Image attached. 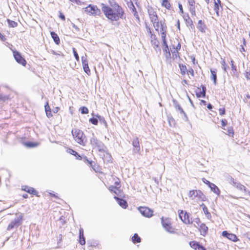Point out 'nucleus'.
<instances>
[{"instance_id": "4c0bfd02", "label": "nucleus", "mask_w": 250, "mask_h": 250, "mask_svg": "<svg viewBox=\"0 0 250 250\" xmlns=\"http://www.w3.org/2000/svg\"><path fill=\"white\" fill-rule=\"evenodd\" d=\"M23 145L27 147H34L37 146L38 145V143L36 142H28L24 143Z\"/></svg>"}, {"instance_id": "e433bc0d", "label": "nucleus", "mask_w": 250, "mask_h": 250, "mask_svg": "<svg viewBox=\"0 0 250 250\" xmlns=\"http://www.w3.org/2000/svg\"><path fill=\"white\" fill-rule=\"evenodd\" d=\"M132 241L133 243H138L141 242V238L139 236L138 234L135 233L131 238Z\"/></svg>"}, {"instance_id": "8fccbe9b", "label": "nucleus", "mask_w": 250, "mask_h": 250, "mask_svg": "<svg viewBox=\"0 0 250 250\" xmlns=\"http://www.w3.org/2000/svg\"><path fill=\"white\" fill-rule=\"evenodd\" d=\"M222 128L225 129V127L227 125L228 121L226 119H222L221 120Z\"/></svg>"}, {"instance_id": "4be33fe9", "label": "nucleus", "mask_w": 250, "mask_h": 250, "mask_svg": "<svg viewBox=\"0 0 250 250\" xmlns=\"http://www.w3.org/2000/svg\"><path fill=\"white\" fill-rule=\"evenodd\" d=\"M132 145L133 146V151L136 153H138L140 150V146L139 138L135 137L132 142Z\"/></svg>"}, {"instance_id": "4d7b16f0", "label": "nucleus", "mask_w": 250, "mask_h": 250, "mask_svg": "<svg viewBox=\"0 0 250 250\" xmlns=\"http://www.w3.org/2000/svg\"><path fill=\"white\" fill-rule=\"evenodd\" d=\"M60 110V108L58 106L55 107L53 108L52 111L54 113H57Z\"/></svg>"}, {"instance_id": "b1692460", "label": "nucleus", "mask_w": 250, "mask_h": 250, "mask_svg": "<svg viewBox=\"0 0 250 250\" xmlns=\"http://www.w3.org/2000/svg\"><path fill=\"white\" fill-rule=\"evenodd\" d=\"M79 242L81 245H84L85 244V239L83 234V228H80L79 229Z\"/></svg>"}, {"instance_id": "dca6fc26", "label": "nucleus", "mask_w": 250, "mask_h": 250, "mask_svg": "<svg viewBox=\"0 0 250 250\" xmlns=\"http://www.w3.org/2000/svg\"><path fill=\"white\" fill-rule=\"evenodd\" d=\"M196 2L194 0H188V7L190 12L191 17H196V13L195 11Z\"/></svg>"}, {"instance_id": "ddd939ff", "label": "nucleus", "mask_w": 250, "mask_h": 250, "mask_svg": "<svg viewBox=\"0 0 250 250\" xmlns=\"http://www.w3.org/2000/svg\"><path fill=\"white\" fill-rule=\"evenodd\" d=\"M147 13L151 22L159 19L156 8L152 6H149L147 8Z\"/></svg>"}, {"instance_id": "412c9836", "label": "nucleus", "mask_w": 250, "mask_h": 250, "mask_svg": "<svg viewBox=\"0 0 250 250\" xmlns=\"http://www.w3.org/2000/svg\"><path fill=\"white\" fill-rule=\"evenodd\" d=\"M189 245L191 248L194 250H207L205 247L202 246L199 242L195 241L190 242Z\"/></svg>"}, {"instance_id": "aec40b11", "label": "nucleus", "mask_w": 250, "mask_h": 250, "mask_svg": "<svg viewBox=\"0 0 250 250\" xmlns=\"http://www.w3.org/2000/svg\"><path fill=\"white\" fill-rule=\"evenodd\" d=\"M206 88L202 85L201 87H197L195 91L196 95L198 98H204L206 95Z\"/></svg>"}, {"instance_id": "1a4fd4ad", "label": "nucleus", "mask_w": 250, "mask_h": 250, "mask_svg": "<svg viewBox=\"0 0 250 250\" xmlns=\"http://www.w3.org/2000/svg\"><path fill=\"white\" fill-rule=\"evenodd\" d=\"M188 197L192 200H204L206 198L204 193L200 190H191L188 193Z\"/></svg>"}, {"instance_id": "13d9d810", "label": "nucleus", "mask_w": 250, "mask_h": 250, "mask_svg": "<svg viewBox=\"0 0 250 250\" xmlns=\"http://www.w3.org/2000/svg\"><path fill=\"white\" fill-rule=\"evenodd\" d=\"M202 181L203 182L206 184V185H207L208 187H209V186L211 185V183L208 181V180H207V179H206L205 178H203L202 179Z\"/></svg>"}, {"instance_id": "c9c22d12", "label": "nucleus", "mask_w": 250, "mask_h": 250, "mask_svg": "<svg viewBox=\"0 0 250 250\" xmlns=\"http://www.w3.org/2000/svg\"><path fill=\"white\" fill-rule=\"evenodd\" d=\"M179 66L180 70V73L182 76H185L188 71L186 66L183 64H179Z\"/></svg>"}, {"instance_id": "bf43d9fd", "label": "nucleus", "mask_w": 250, "mask_h": 250, "mask_svg": "<svg viewBox=\"0 0 250 250\" xmlns=\"http://www.w3.org/2000/svg\"><path fill=\"white\" fill-rule=\"evenodd\" d=\"M59 13H60V15H59L60 18L63 21H64L65 20V17L64 15L61 11Z\"/></svg>"}, {"instance_id": "338daca9", "label": "nucleus", "mask_w": 250, "mask_h": 250, "mask_svg": "<svg viewBox=\"0 0 250 250\" xmlns=\"http://www.w3.org/2000/svg\"><path fill=\"white\" fill-rule=\"evenodd\" d=\"M49 194H50V196L52 197H54L55 198H58L57 195H56V194L52 193H50Z\"/></svg>"}, {"instance_id": "f3484780", "label": "nucleus", "mask_w": 250, "mask_h": 250, "mask_svg": "<svg viewBox=\"0 0 250 250\" xmlns=\"http://www.w3.org/2000/svg\"><path fill=\"white\" fill-rule=\"evenodd\" d=\"M222 235L223 237L228 238L233 242H236L239 241L238 237L235 234L229 233L226 230L223 231Z\"/></svg>"}, {"instance_id": "ea45409f", "label": "nucleus", "mask_w": 250, "mask_h": 250, "mask_svg": "<svg viewBox=\"0 0 250 250\" xmlns=\"http://www.w3.org/2000/svg\"><path fill=\"white\" fill-rule=\"evenodd\" d=\"M227 134L231 137H233L234 135V131L232 126H229L227 129Z\"/></svg>"}, {"instance_id": "37998d69", "label": "nucleus", "mask_w": 250, "mask_h": 250, "mask_svg": "<svg viewBox=\"0 0 250 250\" xmlns=\"http://www.w3.org/2000/svg\"><path fill=\"white\" fill-rule=\"evenodd\" d=\"M166 36H167V34L161 35V38H162L163 45L164 47L168 46V44H167V42Z\"/></svg>"}, {"instance_id": "a211bd4d", "label": "nucleus", "mask_w": 250, "mask_h": 250, "mask_svg": "<svg viewBox=\"0 0 250 250\" xmlns=\"http://www.w3.org/2000/svg\"><path fill=\"white\" fill-rule=\"evenodd\" d=\"M21 189L30 194L40 197V195L38 194V192L33 188L27 186H22L21 187Z\"/></svg>"}, {"instance_id": "680f3d73", "label": "nucleus", "mask_w": 250, "mask_h": 250, "mask_svg": "<svg viewBox=\"0 0 250 250\" xmlns=\"http://www.w3.org/2000/svg\"><path fill=\"white\" fill-rule=\"evenodd\" d=\"M178 7H179L180 13L181 14H184V10H183V6H182V4L179 3L178 4Z\"/></svg>"}, {"instance_id": "0eeeda50", "label": "nucleus", "mask_w": 250, "mask_h": 250, "mask_svg": "<svg viewBox=\"0 0 250 250\" xmlns=\"http://www.w3.org/2000/svg\"><path fill=\"white\" fill-rule=\"evenodd\" d=\"M146 31L148 33L151 45L154 48L157 49L159 47L160 42L156 35L153 33L152 30L149 27H146Z\"/></svg>"}, {"instance_id": "de8ad7c7", "label": "nucleus", "mask_w": 250, "mask_h": 250, "mask_svg": "<svg viewBox=\"0 0 250 250\" xmlns=\"http://www.w3.org/2000/svg\"><path fill=\"white\" fill-rule=\"evenodd\" d=\"M175 108L179 110L181 114H183L185 117H187L186 113L184 112L183 108L179 104L176 105Z\"/></svg>"}, {"instance_id": "a18cd8bd", "label": "nucleus", "mask_w": 250, "mask_h": 250, "mask_svg": "<svg viewBox=\"0 0 250 250\" xmlns=\"http://www.w3.org/2000/svg\"><path fill=\"white\" fill-rule=\"evenodd\" d=\"M72 50H73L74 56L76 60L77 61V62H79L80 61V59H79V56L78 53H77L76 49L73 47L72 48Z\"/></svg>"}, {"instance_id": "7ed1b4c3", "label": "nucleus", "mask_w": 250, "mask_h": 250, "mask_svg": "<svg viewBox=\"0 0 250 250\" xmlns=\"http://www.w3.org/2000/svg\"><path fill=\"white\" fill-rule=\"evenodd\" d=\"M74 140L79 145L84 146L86 142V138L83 132L78 128H73L71 130Z\"/></svg>"}, {"instance_id": "2eb2a0df", "label": "nucleus", "mask_w": 250, "mask_h": 250, "mask_svg": "<svg viewBox=\"0 0 250 250\" xmlns=\"http://www.w3.org/2000/svg\"><path fill=\"white\" fill-rule=\"evenodd\" d=\"M138 210L140 213L145 217L149 218L153 215V210L148 207H140L138 208Z\"/></svg>"}, {"instance_id": "5fc2aeb1", "label": "nucleus", "mask_w": 250, "mask_h": 250, "mask_svg": "<svg viewBox=\"0 0 250 250\" xmlns=\"http://www.w3.org/2000/svg\"><path fill=\"white\" fill-rule=\"evenodd\" d=\"M246 45V42L245 39H243V45H241V50L242 52H245V49L244 46Z\"/></svg>"}, {"instance_id": "4468645a", "label": "nucleus", "mask_w": 250, "mask_h": 250, "mask_svg": "<svg viewBox=\"0 0 250 250\" xmlns=\"http://www.w3.org/2000/svg\"><path fill=\"white\" fill-rule=\"evenodd\" d=\"M13 56L16 62L21 64L23 66H25L27 63L26 61L21 55V54L17 51H13Z\"/></svg>"}, {"instance_id": "7c9ffc66", "label": "nucleus", "mask_w": 250, "mask_h": 250, "mask_svg": "<svg viewBox=\"0 0 250 250\" xmlns=\"http://www.w3.org/2000/svg\"><path fill=\"white\" fill-rule=\"evenodd\" d=\"M183 17L187 25H191L193 24V21L188 14L184 15Z\"/></svg>"}, {"instance_id": "c03bdc74", "label": "nucleus", "mask_w": 250, "mask_h": 250, "mask_svg": "<svg viewBox=\"0 0 250 250\" xmlns=\"http://www.w3.org/2000/svg\"><path fill=\"white\" fill-rule=\"evenodd\" d=\"M221 64L222 65V68L225 72H226L227 69L229 68V66L227 65L225 60L224 59L221 60Z\"/></svg>"}, {"instance_id": "423d86ee", "label": "nucleus", "mask_w": 250, "mask_h": 250, "mask_svg": "<svg viewBox=\"0 0 250 250\" xmlns=\"http://www.w3.org/2000/svg\"><path fill=\"white\" fill-rule=\"evenodd\" d=\"M161 223L166 231L171 233L176 232V229L172 227L171 220L170 218L162 217Z\"/></svg>"}, {"instance_id": "3c124183", "label": "nucleus", "mask_w": 250, "mask_h": 250, "mask_svg": "<svg viewBox=\"0 0 250 250\" xmlns=\"http://www.w3.org/2000/svg\"><path fill=\"white\" fill-rule=\"evenodd\" d=\"M219 113L221 116H223L226 114V109L225 107L220 108L219 109Z\"/></svg>"}, {"instance_id": "473e14b6", "label": "nucleus", "mask_w": 250, "mask_h": 250, "mask_svg": "<svg viewBox=\"0 0 250 250\" xmlns=\"http://www.w3.org/2000/svg\"><path fill=\"white\" fill-rule=\"evenodd\" d=\"M211 190L217 195H219L220 193V190L219 188L214 184L211 183L209 187Z\"/></svg>"}, {"instance_id": "c756f323", "label": "nucleus", "mask_w": 250, "mask_h": 250, "mask_svg": "<svg viewBox=\"0 0 250 250\" xmlns=\"http://www.w3.org/2000/svg\"><path fill=\"white\" fill-rule=\"evenodd\" d=\"M210 79L213 80V83L216 84L217 83V70L216 69H210Z\"/></svg>"}, {"instance_id": "f03ea898", "label": "nucleus", "mask_w": 250, "mask_h": 250, "mask_svg": "<svg viewBox=\"0 0 250 250\" xmlns=\"http://www.w3.org/2000/svg\"><path fill=\"white\" fill-rule=\"evenodd\" d=\"M90 144L95 148H97L103 154H101L104 163L111 162V155L105 151L106 147L103 143L97 138H93L90 140Z\"/></svg>"}, {"instance_id": "09e8293b", "label": "nucleus", "mask_w": 250, "mask_h": 250, "mask_svg": "<svg viewBox=\"0 0 250 250\" xmlns=\"http://www.w3.org/2000/svg\"><path fill=\"white\" fill-rule=\"evenodd\" d=\"M89 122L94 125H97L98 124V120L97 118H91L89 119Z\"/></svg>"}, {"instance_id": "79ce46f5", "label": "nucleus", "mask_w": 250, "mask_h": 250, "mask_svg": "<svg viewBox=\"0 0 250 250\" xmlns=\"http://www.w3.org/2000/svg\"><path fill=\"white\" fill-rule=\"evenodd\" d=\"M173 49V50H171L172 56L174 59H177V58L179 57V53L178 52V50L174 48V47H172Z\"/></svg>"}, {"instance_id": "0e129e2a", "label": "nucleus", "mask_w": 250, "mask_h": 250, "mask_svg": "<svg viewBox=\"0 0 250 250\" xmlns=\"http://www.w3.org/2000/svg\"><path fill=\"white\" fill-rule=\"evenodd\" d=\"M51 53L55 55H60V54L56 52H55L54 50H51Z\"/></svg>"}, {"instance_id": "39448f33", "label": "nucleus", "mask_w": 250, "mask_h": 250, "mask_svg": "<svg viewBox=\"0 0 250 250\" xmlns=\"http://www.w3.org/2000/svg\"><path fill=\"white\" fill-rule=\"evenodd\" d=\"M152 23L155 30L160 33L161 35L167 34V26L165 20L159 21L158 19Z\"/></svg>"}, {"instance_id": "2f4dec72", "label": "nucleus", "mask_w": 250, "mask_h": 250, "mask_svg": "<svg viewBox=\"0 0 250 250\" xmlns=\"http://www.w3.org/2000/svg\"><path fill=\"white\" fill-rule=\"evenodd\" d=\"M50 34L56 44L59 45L60 43V40L58 35L54 32H51Z\"/></svg>"}, {"instance_id": "72a5a7b5", "label": "nucleus", "mask_w": 250, "mask_h": 250, "mask_svg": "<svg viewBox=\"0 0 250 250\" xmlns=\"http://www.w3.org/2000/svg\"><path fill=\"white\" fill-rule=\"evenodd\" d=\"M220 6H221V0H217L216 1L214 0V10L215 11V12L217 15H219V10Z\"/></svg>"}, {"instance_id": "f8f14e48", "label": "nucleus", "mask_w": 250, "mask_h": 250, "mask_svg": "<svg viewBox=\"0 0 250 250\" xmlns=\"http://www.w3.org/2000/svg\"><path fill=\"white\" fill-rule=\"evenodd\" d=\"M178 212L179 218L183 223L187 225L192 223V221L190 218L189 213L183 210H179Z\"/></svg>"}, {"instance_id": "69168bd1", "label": "nucleus", "mask_w": 250, "mask_h": 250, "mask_svg": "<svg viewBox=\"0 0 250 250\" xmlns=\"http://www.w3.org/2000/svg\"><path fill=\"white\" fill-rule=\"evenodd\" d=\"M207 107H208L209 109L211 110V109L212 108V105H211L210 104H208V105H207Z\"/></svg>"}, {"instance_id": "6e6d98bb", "label": "nucleus", "mask_w": 250, "mask_h": 250, "mask_svg": "<svg viewBox=\"0 0 250 250\" xmlns=\"http://www.w3.org/2000/svg\"><path fill=\"white\" fill-rule=\"evenodd\" d=\"M187 74H189L192 77H194V70L192 68H190L188 70Z\"/></svg>"}, {"instance_id": "e2e57ef3", "label": "nucleus", "mask_w": 250, "mask_h": 250, "mask_svg": "<svg viewBox=\"0 0 250 250\" xmlns=\"http://www.w3.org/2000/svg\"><path fill=\"white\" fill-rule=\"evenodd\" d=\"M71 2L76 3L77 4H79L80 3V1L79 0H69Z\"/></svg>"}, {"instance_id": "a19ab883", "label": "nucleus", "mask_w": 250, "mask_h": 250, "mask_svg": "<svg viewBox=\"0 0 250 250\" xmlns=\"http://www.w3.org/2000/svg\"><path fill=\"white\" fill-rule=\"evenodd\" d=\"M7 21L8 24V26L10 27L14 28L18 26V23L15 21L7 19Z\"/></svg>"}, {"instance_id": "58836bf2", "label": "nucleus", "mask_w": 250, "mask_h": 250, "mask_svg": "<svg viewBox=\"0 0 250 250\" xmlns=\"http://www.w3.org/2000/svg\"><path fill=\"white\" fill-rule=\"evenodd\" d=\"M163 51L164 55L167 58H170L171 54L168 48V46L164 47Z\"/></svg>"}, {"instance_id": "f257e3e1", "label": "nucleus", "mask_w": 250, "mask_h": 250, "mask_svg": "<svg viewBox=\"0 0 250 250\" xmlns=\"http://www.w3.org/2000/svg\"><path fill=\"white\" fill-rule=\"evenodd\" d=\"M102 10L105 17L110 21H117L120 19H125L124 8L116 2L111 7L102 3Z\"/></svg>"}, {"instance_id": "6e6552de", "label": "nucleus", "mask_w": 250, "mask_h": 250, "mask_svg": "<svg viewBox=\"0 0 250 250\" xmlns=\"http://www.w3.org/2000/svg\"><path fill=\"white\" fill-rule=\"evenodd\" d=\"M85 13L89 15L97 16L101 15V10L96 6L92 4H89L84 8Z\"/></svg>"}, {"instance_id": "9b49d317", "label": "nucleus", "mask_w": 250, "mask_h": 250, "mask_svg": "<svg viewBox=\"0 0 250 250\" xmlns=\"http://www.w3.org/2000/svg\"><path fill=\"white\" fill-rule=\"evenodd\" d=\"M193 222L199 226L198 230L200 233V234L202 236H205L208 232V227L205 224L201 223L200 219L198 217L196 218L194 220Z\"/></svg>"}, {"instance_id": "a878e982", "label": "nucleus", "mask_w": 250, "mask_h": 250, "mask_svg": "<svg viewBox=\"0 0 250 250\" xmlns=\"http://www.w3.org/2000/svg\"><path fill=\"white\" fill-rule=\"evenodd\" d=\"M45 111L46 116L48 118H51L53 116L51 109L49 105V103L47 102L44 105Z\"/></svg>"}, {"instance_id": "864d4df0", "label": "nucleus", "mask_w": 250, "mask_h": 250, "mask_svg": "<svg viewBox=\"0 0 250 250\" xmlns=\"http://www.w3.org/2000/svg\"><path fill=\"white\" fill-rule=\"evenodd\" d=\"M244 76L247 80H250V71H246L244 73Z\"/></svg>"}, {"instance_id": "49530a36", "label": "nucleus", "mask_w": 250, "mask_h": 250, "mask_svg": "<svg viewBox=\"0 0 250 250\" xmlns=\"http://www.w3.org/2000/svg\"><path fill=\"white\" fill-rule=\"evenodd\" d=\"M80 111H81V112L82 114H88V112H89V110L88 109V108L86 107H85V106H83V107H81L80 109Z\"/></svg>"}, {"instance_id": "774afa93", "label": "nucleus", "mask_w": 250, "mask_h": 250, "mask_svg": "<svg viewBox=\"0 0 250 250\" xmlns=\"http://www.w3.org/2000/svg\"><path fill=\"white\" fill-rule=\"evenodd\" d=\"M182 83L183 84H188V82L186 80H184Z\"/></svg>"}, {"instance_id": "20e7f679", "label": "nucleus", "mask_w": 250, "mask_h": 250, "mask_svg": "<svg viewBox=\"0 0 250 250\" xmlns=\"http://www.w3.org/2000/svg\"><path fill=\"white\" fill-rule=\"evenodd\" d=\"M108 184H110L108 189L111 192L117 194V190L120 191V188L121 187V180L119 177L112 175L111 178L108 180Z\"/></svg>"}, {"instance_id": "603ef678", "label": "nucleus", "mask_w": 250, "mask_h": 250, "mask_svg": "<svg viewBox=\"0 0 250 250\" xmlns=\"http://www.w3.org/2000/svg\"><path fill=\"white\" fill-rule=\"evenodd\" d=\"M231 71L232 72L233 75H236L237 74V67L235 65L234 66H231Z\"/></svg>"}, {"instance_id": "9d476101", "label": "nucleus", "mask_w": 250, "mask_h": 250, "mask_svg": "<svg viewBox=\"0 0 250 250\" xmlns=\"http://www.w3.org/2000/svg\"><path fill=\"white\" fill-rule=\"evenodd\" d=\"M23 216L20 215L9 224L7 228V230H11L14 228H17L21 224Z\"/></svg>"}, {"instance_id": "6ab92c4d", "label": "nucleus", "mask_w": 250, "mask_h": 250, "mask_svg": "<svg viewBox=\"0 0 250 250\" xmlns=\"http://www.w3.org/2000/svg\"><path fill=\"white\" fill-rule=\"evenodd\" d=\"M83 67L84 72L88 75L90 74V69L88 66V62L86 57H82Z\"/></svg>"}, {"instance_id": "5701e85b", "label": "nucleus", "mask_w": 250, "mask_h": 250, "mask_svg": "<svg viewBox=\"0 0 250 250\" xmlns=\"http://www.w3.org/2000/svg\"><path fill=\"white\" fill-rule=\"evenodd\" d=\"M161 5L162 7L168 11L172 9V4L171 3L170 0H161Z\"/></svg>"}, {"instance_id": "052dcab7", "label": "nucleus", "mask_w": 250, "mask_h": 250, "mask_svg": "<svg viewBox=\"0 0 250 250\" xmlns=\"http://www.w3.org/2000/svg\"><path fill=\"white\" fill-rule=\"evenodd\" d=\"M172 47H174V48H175L176 49H177V50L179 51L181 48V44H180V42H177V44L175 46V47L173 45Z\"/></svg>"}, {"instance_id": "cd10ccee", "label": "nucleus", "mask_w": 250, "mask_h": 250, "mask_svg": "<svg viewBox=\"0 0 250 250\" xmlns=\"http://www.w3.org/2000/svg\"><path fill=\"white\" fill-rule=\"evenodd\" d=\"M197 28L201 32L204 33L206 32L207 26L203 21L199 20L198 22Z\"/></svg>"}, {"instance_id": "393cba45", "label": "nucleus", "mask_w": 250, "mask_h": 250, "mask_svg": "<svg viewBox=\"0 0 250 250\" xmlns=\"http://www.w3.org/2000/svg\"><path fill=\"white\" fill-rule=\"evenodd\" d=\"M114 199L118 202L119 205L123 208H126L128 207L127 202L123 199L118 198L117 196H114Z\"/></svg>"}, {"instance_id": "c85d7f7f", "label": "nucleus", "mask_w": 250, "mask_h": 250, "mask_svg": "<svg viewBox=\"0 0 250 250\" xmlns=\"http://www.w3.org/2000/svg\"><path fill=\"white\" fill-rule=\"evenodd\" d=\"M201 206L202 207L203 210L206 217L208 219L210 220L211 219V215L210 212H209L208 208L206 206V205L204 204H201Z\"/></svg>"}, {"instance_id": "f704fd0d", "label": "nucleus", "mask_w": 250, "mask_h": 250, "mask_svg": "<svg viewBox=\"0 0 250 250\" xmlns=\"http://www.w3.org/2000/svg\"><path fill=\"white\" fill-rule=\"evenodd\" d=\"M84 161L88 164L95 171H98V170L96 169L95 167L96 166V164L93 161L88 160L86 157H84Z\"/></svg>"}, {"instance_id": "bb28decb", "label": "nucleus", "mask_w": 250, "mask_h": 250, "mask_svg": "<svg viewBox=\"0 0 250 250\" xmlns=\"http://www.w3.org/2000/svg\"><path fill=\"white\" fill-rule=\"evenodd\" d=\"M66 152L71 155H74L77 160H81L82 159V156L77 152L71 148H67L66 149Z\"/></svg>"}]
</instances>
